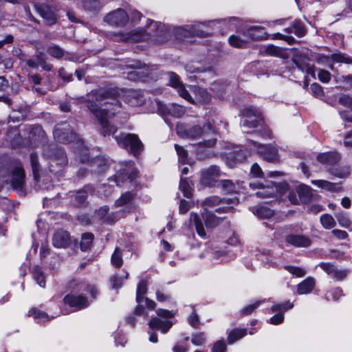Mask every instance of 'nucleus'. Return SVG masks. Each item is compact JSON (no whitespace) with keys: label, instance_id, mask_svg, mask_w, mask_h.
Listing matches in <instances>:
<instances>
[{"label":"nucleus","instance_id":"nucleus-1","mask_svg":"<svg viewBox=\"0 0 352 352\" xmlns=\"http://www.w3.org/2000/svg\"><path fill=\"white\" fill-rule=\"evenodd\" d=\"M98 102L104 101V108H100L94 102L87 101V108L98 119L101 125L100 133L103 136L110 135L116 131V129L109 124L107 119L115 116L120 107L118 100V93L113 89L92 91L91 93Z\"/></svg>","mask_w":352,"mask_h":352},{"label":"nucleus","instance_id":"nucleus-2","mask_svg":"<svg viewBox=\"0 0 352 352\" xmlns=\"http://www.w3.org/2000/svg\"><path fill=\"white\" fill-rule=\"evenodd\" d=\"M169 31L164 24L149 20L146 30L136 29L124 34L123 39L129 42H140L149 41L152 43L161 44L168 38Z\"/></svg>","mask_w":352,"mask_h":352},{"label":"nucleus","instance_id":"nucleus-3","mask_svg":"<svg viewBox=\"0 0 352 352\" xmlns=\"http://www.w3.org/2000/svg\"><path fill=\"white\" fill-rule=\"evenodd\" d=\"M176 131L179 137L188 140H199L214 132L212 125L209 122L204 124L203 126L179 123L176 126Z\"/></svg>","mask_w":352,"mask_h":352},{"label":"nucleus","instance_id":"nucleus-4","mask_svg":"<svg viewBox=\"0 0 352 352\" xmlns=\"http://www.w3.org/2000/svg\"><path fill=\"white\" fill-rule=\"evenodd\" d=\"M239 203V199L234 196L229 198H220L218 196H211L205 199L202 202V206L206 210L219 206L215 211L218 213L231 212L234 210V206Z\"/></svg>","mask_w":352,"mask_h":352},{"label":"nucleus","instance_id":"nucleus-5","mask_svg":"<svg viewBox=\"0 0 352 352\" xmlns=\"http://www.w3.org/2000/svg\"><path fill=\"white\" fill-rule=\"evenodd\" d=\"M118 146L138 157L144 150V144L135 133H121L114 137Z\"/></svg>","mask_w":352,"mask_h":352},{"label":"nucleus","instance_id":"nucleus-6","mask_svg":"<svg viewBox=\"0 0 352 352\" xmlns=\"http://www.w3.org/2000/svg\"><path fill=\"white\" fill-rule=\"evenodd\" d=\"M43 156L50 160V166L53 164L63 166L67 164V160L65 151L56 146H47L43 149Z\"/></svg>","mask_w":352,"mask_h":352},{"label":"nucleus","instance_id":"nucleus-7","mask_svg":"<svg viewBox=\"0 0 352 352\" xmlns=\"http://www.w3.org/2000/svg\"><path fill=\"white\" fill-rule=\"evenodd\" d=\"M243 116L245 118L243 126L248 128H255L263 122L261 112L253 107L245 108L242 111Z\"/></svg>","mask_w":352,"mask_h":352},{"label":"nucleus","instance_id":"nucleus-8","mask_svg":"<svg viewBox=\"0 0 352 352\" xmlns=\"http://www.w3.org/2000/svg\"><path fill=\"white\" fill-rule=\"evenodd\" d=\"M174 34L176 38L180 40L191 36L204 38L208 36V33L199 29L195 24L186 27H177L174 30Z\"/></svg>","mask_w":352,"mask_h":352},{"label":"nucleus","instance_id":"nucleus-9","mask_svg":"<svg viewBox=\"0 0 352 352\" xmlns=\"http://www.w3.org/2000/svg\"><path fill=\"white\" fill-rule=\"evenodd\" d=\"M54 135L61 143H69L76 139V134L70 126L65 124H57L54 130Z\"/></svg>","mask_w":352,"mask_h":352},{"label":"nucleus","instance_id":"nucleus-10","mask_svg":"<svg viewBox=\"0 0 352 352\" xmlns=\"http://www.w3.org/2000/svg\"><path fill=\"white\" fill-rule=\"evenodd\" d=\"M249 142L256 146L257 153L266 161L275 162L278 160V150L271 144H261L253 140Z\"/></svg>","mask_w":352,"mask_h":352},{"label":"nucleus","instance_id":"nucleus-11","mask_svg":"<svg viewBox=\"0 0 352 352\" xmlns=\"http://www.w3.org/2000/svg\"><path fill=\"white\" fill-rule=\"evenodd\" d=\"M25 177H0V191L14 189L19 192L26 191Z\"/></svg>","mask_w":352,"mask_h":352},{"label":"nucleus","instance_id":"nucleus-12","mask_svg":"<svg viewBox=\"0 0 352 352\" xmlns=\"http://www.w3.org/2000/svg\"><path fill=\"white\" fill-rule=\"evenodd\" d=\"M104 21L113 26L122 27L125 25L129 16L127 13L122 9L118 8L113 12L108 13L104 18Z\"/></svg>","mask_w":352,"mask_h":352},{"label":"nucleus","instance_id":"nucleus-13","mask_svg":"<svg viewBox=\"0 0 352 352\" xmlns=\"http://www.w3.org/2000/svg\"><path fill=\"white\" fill-rule=\"evenodd\" d=\"M225 161L228 166L234 167L237 162H242L246 158V151L241 146H236L232 150L224 153Z\"/></svg>","mask_w":352,"mask_h":352},{"label":"nucleus","instance_id":"nucleus-14","mask_svg":"<svg viewBox=\"0 0 352 352\" xmlns=\"http://www.w3.org/2000/svg\"><path fill=\"white\" fill-rule=\"evenodd\" d=\"M34 8L36 12L44 19L47 25L56 23V18L52 8L45 3H36Z\"/></svg>","mask_w":352,"mask_h":352},{"label":"nucleus","instance_id":"nucleus-15","mask_svg":"<svg viewBox=\"0 0 352 352\" xmlns=\"http://www.w3.org/2000/svg\"><path fill=\"white\" fill-rule=\"evenodd\" d=\"M71 244V237L68 232L58 230L52 237V245L56 248H67Z\"/></svg>","mask_w":352,"mask_h":352},{"label":"nucleus","instance_id":"nucleus-16","mask_svg":"<svg viewBox=\"0 0 352 352\" xmlns=\"http://www.w3.org/2000/svg\"><path fill=\"white\" fill-rule=\"evenodd\" d=\"M285 241L296 248H308L311 245V239L302 234H287L285 236Z\"/></svg>","mask_w":352,"mask_h":352},{"label":"nucleus","instance_id":"nucleus-17","mask_svg":"<svg viewBox=\"0 0 352 352\" xmlns=\"http://www.w3.org/2000/svg\"><path fill=\"white\" fill-rule=\"evenodd\" d=\"M133 198L134 195L132 192H126L123 193L120 197L115 201V206L116 207L126 206V208L118 212H120V215H121V217L124 216V213H129L135 209V207L130 204Z\"/></svg>","mask_w":352,"mask_h":352},{"label":"nucleus","instance_id":"nucleus-18","mask_svg":"<svg viewBox=\"0 0 352 352\" xmlns=\"http://www.w3.org/2000/svg\"><path fill=\"white\" fill-rule=\"evenodd\" d=\"M64 302L70 307H76L77 309H82L89 306L87 298L82 295L68 294L65 296Z\"/></svg>","mask_w":352,"mask_h":352},{"label":"nucleus","instance_id":"nucleus-19","mask_svg":"<svg viewBox=\"0 0 352 352\" xmlns=\"http://www.w3.org/2000/svg\"><path fill=\"white\" fill-rule=\"evenodd\" d=\"M146 65H142L140 62H136L134 65H131V67L135 69L127 73L126 78L130 80L133 81H144L148 74V69H145V71L140 69L145 68Z\"/></svg>","mask_w":352,"mask_h":352},{"label":"nucleus","instance_id":"nucleus-20","mask_svg":"<svg viewBox=\"0 0 352 352\" xmlns=\"http://www.w3.org/2000/svg\"><path fill=\"white\" fill-rule=\"evenodd\" d=\"M317 160L324 165H334L341 159L340 154L336 151L321 153L317 155Z\"/></svg>","mask_w":352,"mask_h":352},{"label":"nucleus","instance_id":"nucleus-21","mask_svg":"<svg viewBox=\"0 0 352 352\" xmlns=\"http://www.w3.org/2000/svg\"><path fill=\"white\" fill-rule=\"evenodd\" d=\"M150 329L160 330L162 333H166L173 326V322L169 320H162L157 317L151 319L148 322Z\"/></svg>","mask_w":352,"mask_h":352},{"label":"nucleus","instance_id":"nucleus-22","mask_svg":"<svg viewBox=\"0 0 352 352\" xmlns=\"http://www.w3.org/2000/svg\"><path fill=\"white\" fill-rule=\"evenodd\" d=\"M109 209L107 206H104L100 208L96 212L97 215L103 221V222L112 224L121 218V215H120V212L109 214Z\"/></svg>","mask_w":352,"mask_h":352},{"label":"nucleus","instance_id":"nucleus-23","mask_svg":"<svg viewBox=\"0 0 352 352\" xmlns=\"http://www.w3.org/2000/svg\"><path fill=\"white\" fill-rule=\"evenodd\" d=\"M243 35L247 38H249L252 40L259 41L266 38V32L263 27L260 26H251L245 31L243 32Z\"/></svg>","mask_w":352,"mask_h":352},{"label":"nucleus","instance_id":"nucleus-24","mask_svg":"<svg viewBox=\"0 0 352 352\" xmlns=\"http://www.w3.org/2000/svg\"><path fill=\"white\" fill-rule=\"evenodd\" d=\"M312 184L320 188L322 190L330 192H339L341 190V186L340 184L332 183L327 180H313Z\"/></svg>","mask_w":352,"mask_h":352},{"label":"nucleus","instance_id":"nucleus-25","mask_svg":"<svg viewBox=\"0 0 352 352\" xmlns=\"http://www.w3.org/2000/svg\"><path fill=\"white\" fill-rule=\"evenodd\" d=\"M315 279L313 277H308L297 286L298 293L299 294H306L310 293L315 286Z\"/></svg>","mask_w":352,"mask_h":352},{"label":"nucleus","instance_id":"nucleus-26","mask_svg":"<svg viewBox=\"0 0 352 352\" xmlns=\"http://www.w3.org/2000/svg\"><path fill=\"white\" fill-rule=\"evenodd\" d=\"M285 32L287 33L293 32L298 37H302L306 34L305 25L300 20L294 21L289 28L285 29Z\"/></svg>","mask_w":352,"mask_h":352},{"label":"nucleus","instance_id":"nucleus-27","mask_svg":"<svg viewBox=\"0 0 352 352\" xmlns=\"http://www.w3.org/2000/svg\"><path fill=\"white\" fill-rule=\"evenodd\" d=\"M179 189L184 197L190 198L192 196L193 184L188 177H181Z\"/></svg>","mask_w":352,"mask_h":352},{"label":"nucleus","instance_id":"nucleus-28","mask_svg":"<svg viewBox=\"0 0 352 352\" xmlns=\"http://www.w3.org/2000/svg\"><path fill=\"white\" fill-rule=\"evenodd\" d=\"M297 192L300 201L303 203H307L311 201L313 192L311 188L306 185H300Z\"/></svg>","mask_w":352,"mask_h":352},{"label":"nucleus","instance_id":"nucleus-29","mask_svg":"<svg viewBox=\"0 0 352 352\" xmlns=\"http://www.w3.org/2000/svg\"><path fill=\"white\" fill-rule=\"evenodd\" d=\"M191 222L194 224L197 234L202 238L206 236V233L202 223V219L197 214H191Z\"/></svg>","mask_w":352,"mask_h":352},{"label":"nucleus","instance_id":"nucleus-30","mask_svg":"<svg viewBox=\"0 0 352 352\" xmlns=\"http://www.w3.org/2000/svg\"><path fill=\"white\" fill-rule=\"evenodd\" d=\"M166 110L168 114L175 118H181L186 113V108L176 103L170 104Z\"/></svg>","mask_w":352,"mask_h":352},{"label":"nucleus","instance_id":"nucleus-31","mask_svg":"<svg viewBox=\"0 0 352 352\" xmlns=\"http://www.w3.org/2000/svg\"><path fill=\"white\" fill-rule=\"evenodd\" d=\"M246 334L247 330L245 329H234L228 333V343L232 344L243 338Z\"/></svg>","mask_w":352,"mask_h":352},{"label":"nucleus","instance_id":"nucleus-32","mask_svg":"<svg viewBox=\"0 0 352 352\" xmlns=\"http://www.w3.org/2000/svg\"><path fill=\"white\" fill-rule=\"evenodd\" d=\"M120 174L122 176H136L139 174V170L135 166L133 162L129 161L120 169Z\"/></svg>","mask_w":352,"mask_h":352},{"label":"nucleus","instance_id":"nucleus-33","mask_svg":"<svg viewBox=\"0 0 352 352\" xmlns=\"http://www.w3.org/2000/svg\"><path fill=\"white\" fill-rule=\"evenodd\" d=\"M33 181L37 189L50 190L52 186L51 177H33Z\"/></svg>","mask_w":352,"mask_h":352},{"label":"nucleus","instance_id":"nucleus-34","mask_svg":"<svg viewBox=\"0 0 352 352\" xmlns=\"http://www.w3.org/2000/svg\"><path fill=\"white\" fill-rule=\"evenodd\" d=\"M227 85L220 82H215L211 85V90L219 98L223 99L226 96Z\"/></svg>","mask_w":352,"mask_h":352},{"label":"nucleus","instance_id":"nucleus-35","mask_svg":"<svg viewBox=\"0 0 352 352\" xmlns=\"http://www.w3.org/2000/svg\"><path fill=\"white\" fill-rule=\"evenodd\" d=\"M82 5L86 10L97 12L102 7L99 0H82Z\"/></svg>","mask_w":352,"mask_h":352},{"label":"nucleus","instance_id":"nucleus-36","mask_svg":"<svg viewBox=\"0 0 352 352\" xmlns=\"http://www.w3.org/2000/svg\"><path fill=\"white\" fill-rule=\"evenodd\" d=\"M34 279L41 287H45V278L41 267L36 265L32 270Z\"/></svg>","mask_w":352,"mask_h":352},{"label":"nucleus","instance_id":"nucleus-37","mask_svg":"<svg viewBox=\"0 0 352 352\" xmlns=\"http://www.w3.org/2000/svg\"><path fill=\"white\" fill-rule=\"evenodd\" d=\"M128 102L131 106H141L144 102L145 99L140 93L131 92L127 96Z\"/></svg>","mask_w":352,"mask_h":352},{"label":"nucleus","instance_id":"nucleus-38","mask_svg":"<svg viewBox=\"0 0 352 352\" xmlns=\"http://www.w3.org/2000/svg\"><path fill=\"white\" fill-rule=\"evenodd\" d=\"M94 236L92 233L87 232L82 235L80 241V249L82 251H87L90 249Z\"/></svg>","mask_w":352,"mask_h":352},{"label":"nucleus","instance_id":"nucleus-39","mask_svg":"<svg viewBox=\"0 0 352 352\" xmlns=\"http://www.w3.org/2000/svg\"><path fill=\"white\" fill-rule=\"evenodd\" d=\"M258 217L261 219H269L274 215V211L266 206H258L253 210Z\"/></svg>","mask_w":352,"mask_h":352},{"label":"nucleus","instance_id":"nucleus-40","mask_svg":"<svg viewBox=\"0 0 352 352\" xmlns=\"http://www.w3.org/2000/svg\"><path fill=\"white\" fill-rule=\"evenodd\" d=\"M73 204L77 206H80L85 204L87 198V193L84 190H78L71 195Z\"/></svg>","mask_w":352,"mask_h":352},{"label":"nucleus","instance_id":"nucleus-41","mask_svg":"<svg viewBox=\"0 0 352 352\" xmlns=\"http://www.w3.org/2000/svg\"><path fill=\"white\" fill-rule=\"evenodd\" d=\"M202 218L204 219L207 228H214L221 222V219L212 213H206Z\"/></svg>","mask_w":352,"mask_h":352},{"label":"nucleus","instance_id":"nucleus-42","mask_svg":"<svg viewBox=\"0 0 352 352\" xmlns=\"http://www.w3.org/2000/svg\"><path fill=\"white\" fill-rule=\"evenodd\" d=\"M219 188L228 193L236 192V186L230 179L219 181Z\"/></svg>","mask_w":352,"mask_h":352},{"label":"nucleus","instance_id":"nucleus-43","mask_svg":"<svg viewBox=\"0 0 352 352\" xmlns=\"http://www.w3.org/2000/svg\"><path fill=\"white\" fill-rule=\"evenodd\" d=\"M46 51L49 55L57 59L63 58L65 55V51L56 45L49 46Z\"/></svg>","mask_w":352,"mask_h":352},{"label":"nucleus","instance_id":"nucleus-44","mask_svg":"<svg viewBox=\"0 0 352 352\" xmlns=\"http://www.w3.org/2000/svg\"><path fill=\"white\" fill-rule=\"evenodd\" d=\"M320 223L324 228L328 230L333 228L336 224L333 217L329 214H324L321 215Z\"/></svg>","mask_w":352,"mask_h":352},{"label":"nucleus","instance_id":"nucleus-45","mask_svg":"<svg viewBox=\"0 0 352 352\" xmlns=\"http://www.w3.org/2000/svg\"><path fill=\"white\" fill-rule=\"evenodd\" d=\"M197 99L203 104H208L211 100V95L205 89L199 88L196 91Z\"/></svg>","mask_w":352,"mask_h":352},{"label":"nucleus","instance_id":"nucleus-46","mask_svg":"<svg viewBox=\"0 0 352 352\" xmlns=\"http://www.w3.org/2000/svg\"><path fill=\"white\" fill-rule=\"evenodd\" d=\"M228 41L231 46L241 48L245 45V44L248 42V39L242 38L237 35H232L229 37Z\"/></svg>","mask_w":352,"mask_h":352},{"label":"nucleus","instance_id":"nucleus-47","mask_svg":"<svg viewBox=\"0 0 352 352\" xmlns=\"http://www.w3.org/2000/svg\"><path fill=\"white\" fill-rule=\"evenodd\" d=\"M98 166V161L91 162V164H85L79 168V176H85L90 173H94V169L96 166Z\"/></svg>","mask_w":352,"mask_h":352},{"label":"nucleus","instance_id":"nucleus-48","mask_svg":"<svg viewBox=\"0 0 352 352\" xmlns=\"http://www.w3.org/2000/svg\"><path fill=\"white\" fill-rule=\"evenodd\" d=\"M331 58L336 63L352 64V58L346 56L345 54H332L331 55Z\"/></svg>","mask_w":352,"mask_h":352},{"label":"nucleus","instance_id":"nucleus-49","mask_svg":"<svg viewBox=\"0 0 352 352\" xmlns=\"http://www.w3.org/2000/svg\"><path fill=\"white\" fill-rule=\"evenodd\" d=\"M30 162L34 176H38L40 164L37 153H32L30 154Z\"/></svg>","mask_w":352,"mask_h":352},{"label":"nucleus","instance_id":"nucleus-50","mask_svg":"<svg viewBox=\"0 0 352 352\" xmlns=\"http://www.w3.org/2000/svg\"><path fill=\"white\" fill-rule=\"evenodd\" d=\"M263 52L270 56H282L283 50L281 48L273 45H269L263 47Z\"/></svg>","mask_w":352,"mask_h":352},{"label":"nucleus","instance_id":"nucleus-51","mask_svg":"<svg viewBox=\"0 0 352 352\" xmlns=\"http://www.w3.org/2000/svg\"><path fill=\"white\" fill-rule=\"evenodd\" d=\"M35 58L36 59L38 65H40L43 70L50 72L52 69V65L47 62L46 58L43 56L42 53L36 54L35 56Z\"/></svg>","mask_w":352,"mask_h":352},{"label":"nucleus","instance_id":"nucleus-52","mask_svg":"<svg viewBox=\"0 0 352 352\" xmlns=\"http://www.w3.org/2000/svg\"><path fill=\"white\" fill-rule=\"evenodd\" d=\"M111 263L116 267H120L122 265L123 261L122 258V254L119 248H116L112 256Z\"/></svg>","mask_w":352,"mask_h":352},{"label":"nucleus","instance_id":"nucleus-53","mask_svg":"<svg viewBox=\"0 0 352 352\" xmlns=\"http://www.w3.org/2000/svg\"><path fill=\"white\" fill-rule=\"evenodd\" d=\"M285 270L297 277H302L306 274V271L302 267L292 265H287Z\"/></svg>","mask_w":352,"mask_h":352},{"label":"nucleus","instance_id":"nucleus-54","mask_svg":"<svg viewBox=\"0 0 352 352\" xmlns=\"http://www.w3.org/2000/svg\"><path fill=\"white\" fill-rule=\"evenodd\" d=\"M221 173L222 172L221 171L219 166L216 165H212L203 170L202 176H219Z\"/></svg>","mask_w":352,"mask_h":352},{"label":"nucleus","instance_id":"nucleus-55","mask_svg":"<svg viewBox=\"0 0 352 352\" xmlns=\"http://www.w3.org/2000/svg\"><path fill=\"white\" fill-rule=\"evenodd\" d=\"M29 316H33L35 319L50 320L49 316L44 311L36 308H32L29 311Z\"/></svg>","mask_w":352,"mask_h":352},{"label":"nucleus","instance_id":"nucleus-56","mask_svg":"<svg viewBox=\"0 0 352 352\" xmlns=\"http://www.w3.org/2000/svg\"><path fill=\"white\" fill-rule=\"evenodd\" d=\"M201 184L205 187H218L219 181L215 179V177H201Z\"/></svg>","mask_w":352,"mask_h":352},{"label":"nucleus","instance_id":"nucleus-57","mask_svg":"<svg viewBox=\"0 0 352 352\" xmlns=\"http://www.w3.org/2000/svg\"><path fill=\"white\" fill-rule=\"evenodd\" d=\"M294 307V305L292 302H290L289 301H287L284 303L275 305L272 307L271 310L273 312L275 311H279V312H284L288 309H292Z\"/></svg>","mask_w":352,"mask_h":352},{"label":"nucleus","instance_id":"nucleus-58","mask_svg":"<svg viewBox=\"0 0 352 352\" xmlns=\"http://www.w3.org/2000/svg\"><path fill=\"white\" fill-rule=\"evenodd\" d=\"M175 148L179 157V160L182 162H186L188 160V151L182 146L175 144Z\"/></svg>","mask_w":352,"mask_h":352},{"label":"nucleus","instance_id":"nucleus-59","mask_svg":"<svg viewBox=\"0 0 352 352\" xmlns=\"http://www.w3.org/2000/svg\"><path fill=\"white\" fill-rule=\"evenodd\" d=\"M318 77L320 82L327 83L331 80V74L329 72L319 68L318 69Z\"/></svg>","mask_w":352,"mask_h":352},{"label":"nucleus","instance_id":"nucleus-60","mask_svg":"<svg viewBox=\"0 0 352 352\" xmlns=\"http://www.w3.org/2000/svg\"><path fill=\"white\" fill-rule=\"evenodd\" d=\"M175 88L177 89V92L181 97H182L183 98L186 99L187 101L191 103L194 102L190 94L186 89V88L184 87L182 84L176 86Z\"/></svg>","mask_w":352,"mask_h":352},{"label":"nucleus","instance_id":"nucleus-61","mask_svg":"<svg viewBox=\"0 0 352 352\" xmlns=\"http://www.w3.org/2000/svg\"><path fill=\"white\" fill-rule=\"evenodd\" d=\"M12 176H25V170L23 165L19 162H14L12 169Z\"/></svg>","mask_w":352,"mask_h":352},{"label":"nucleus","instance_id":"nucleus-62","mask_svg":"<svg viewBox=\"0 0 352 352\" xmlns=\"http://www.w3.org/2000/svg\"><path fill=\"white\" fill-rule=\"evenodd\" d=\"M191 342L196 346H200L205 343L206 338L204 333H197L192 336Z\"/></svg>","mask_w":352,"mask_h":352},{"label":"nucleus","instance_id":"nucleus-63","mask_svg":"<svg viewBox=\"0 0 352 352\" xmlns=\"http://www.w3.org/2000/svg\"><path fill=\"white\" fill-rule=\"evenodd\" d=\"M336 217L342 227L348 228L351 223L349 217L344 213H339Z\"/></svg>","mask_w":352,"mask_h":352},{"label":"nucleus","instance_id":"nucleus-64","mask_svg":"<svg viewBox=\"0 0 352 352\" xmlns=\"http://www.w3.org/2000/svg\"><path fill=\"white\" fill-rule=\"evenodd\" d=\"M339 104L352 109V97L349 95H342L338 99Z\"/></svg>","mask_w":352,"mask_h":352}]
</instances>
